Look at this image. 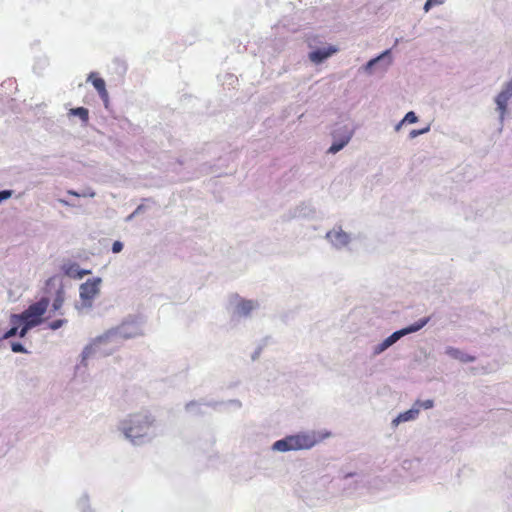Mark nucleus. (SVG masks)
<instances>
[{
	"label": "nucleus",
	"mask_w": 512,
	"mask_h": 512,
	"mask_svg": "<svg viewBox=\"0 0 512 512\" xmlns=\"http://www.w3.org/2000/svg\"><path fill=\"white\" fill-rule=\"evenodd\" d=\"M87 81H90L94 88L97 90L100 98L107 103L108 102V92L106 90L105 81L102 78L95 77V73L92 72L89 74Z\"/></svg>",
	"instance_id": "16"
},
{
	"label": "nucleus",
	"mask_w": 512,
	"mask_h": 512,
	"mask_svg": "<svg viewBox=\"0 0 512 512\" xmlns=\"http://www.w3.org/2000/svg\"><path fill=\"white\" fill-rule=\"evenodd\" d=\"M121 343L122 340L117 331L115 328H111L84 347L81 354V362L84 363L88 358L95 355L107 356L118 348Z\"/></svg>",
	"instance_id": "3"
},
{
	"label": "nucleus",
	"mask_w": 512,
	"mask_h": 512,
	"mask_svg": "<svg viewBox=\"0 0 512 512\" xmlns=\"http://www.w3.org/2000/svg\"><path fill=\"white\" fill-rule=\"evenodd\" d=\"M313 214L312 209L307 205L299 206L295 210V217H310Z\"/></svg>",
	"instance_id": "24"
},
{
	"label": "nucleus",
	"mask_w": 512,
	"mask_h": 512,
	"mask_svg": "<svg viewBox=\"0 0 512 512\" xmlns=\"http://www.w3.org/2000/svg\"><path fill=\"white\" fill-rule=\"evenodd\" d=\"M10 324H17L18 325V336L20 338H24L29 330L34 328L35 326L30 324L27 321H15L14 320V314H11L10 316Z\"/></svg>",
	"instance_id": "20"
},
{
	"label": "nucleus",
	"mask_w": 512,
	"mask_h": 512,
	"mask_svg": "<svg viewBox=\"0 0 512 512\" xmlns=\"http://www.w3.org/2000/svg\"><path fill=\"white\" fill-rule=\"evenodd\" d=\"M419 417V414L417 412V409L412 405V407L402 413H399L392 421H391V428L395 429L400 424L415 421Z\"/></svg>",
	"instance_id": "13"
},
{
	"label": "nucleus",
	"mask_w": 512,
	"mask_h": 512,
	"mask_svg": "<svg viewBox=\"0 0 512 512\" xmlns=\"http://www.w3.org/2000/svg\"><path fill=\"white\" fill-rule=\"evenodd\" d=\"M511 98L512 90L504 84L502 85L501 91L494 98V102L496 104L495 110L498 113V120L500 124V132L503 129L504 121L508 113V103Z\"/></svg>",
	"instance_id": "8"
},
{
	"label": "nucleus",
	"mask_w": 512,
	"mask_h": 512,
	"mask_svg": "<svg viewBox=\"0 0 512 512\" xmlns=\"http://www.w3.org/2000/svg\"><path fill=\"white\" fill-rule=\"evenodd\" d=\"M121 340L135 338L143 334L141 322L137 319H127L121 325L115 327Z\"/></svg>",
	"instance_id": "10"
},
{
	"label": "nucleus",
	"mask_w": 512,
	"mask_h": 512,
	"mask_svg": "<svg viewBox=\"0 0 512 512\" xmlns=\"http://www.w3.org/2000/svg\"><path fill=\"white\" fill-rule=\"evenodd\" d=\"M69 115L79 117L83 123H87L89 120L88 109H86L84 107H77V108L70 109Z\"/></svg>",
	"instance_id": "21"
},
{
	"label": "nucleus",
	"mask_w": 512,
	"mask_h": 512,
	"mask_svg": "<svg viewBox=\"0 0 512 512\" xmlns=\"http://www.w3.org/2000/svg\"><path fill=\"white\" fill-rule=\"evenodd\" d=\"M429 131H430V125H427V126H426L425 128H423V129H418V130L413 129V130H411V131H410V133H409V138H410V139H414V138H416V137H418V136H420V135H422V134H425V133H427V132H429Z\"/></svg>",
	"instance_id": "27"
},
{
	"label": "nucleus",
	"mask_w": 512,
	"mask_h": 512,
	"mask_svg": "<svg viewBox=\"0 0 512 512\" xmlns=\"http://www.w3.org/2000/svg\"><path fill=\"white\" fill-rule=\"evenodd\" d=\"M446 0H427L424 4V11L428 12L432 7L439 6L443 4Z\"/></svg>",
	"instance_id": "28"
},
{
	"label": "nucleus",
	"mask_w": 512,
	"mask_h": 512,
	"mask_svg": "<svg viewBox=\"0 0 512 512\" xmlns=\"http://www.w3.org/2000/svg\"><path fill=\"white\" fill-rule=\"evenodd\" d=\"M327 241L336 250L346 248L352 241V235L345 232L341 226H336L326 233Z\"/></svg>",
	"instance_id": "9"
},
{
	"label": "nucleus",
	"mask_w": 512,
	"mask_h": 512,
	"mask_svg": "<svg viewBox=\"0 0 512 512\" xmlns=\"http://www.w3.org/2000/svg\"><path fill=\"white\" fill-rule=\"evenodd\" d=\"M79 195H81V197H91V198H93L96 195V193L91 188H85L84 190H82L80 192Z\"/></svg>",
	"instance_id": "32"
},
{
	"label": "nucleus",
	"mask_w": 512,
	"mask_h": 512,
	"mask_svg": "<svg viewBox=\"0 0 512 512\" xmlns=\"http://www.w3.org/2000/svg\"><path fill=\"white\" fill-rule=\"evenodd\" d=\"M505 86H507L508 88H510L512 90V77L510 78V80H508L507 82L504 83Z\"/></svg>",
	"instance_id": "40"
},
{
	"label": "nucleus",
	"mask_w": 512,
	"mask_h": 512,
	"mask_svg": "<svg viewBox=\"0 0 512 512\" xmlns=\"http://www.w3.org/2000/svg\"><path fill=\"white\" fill-rule=\"evenodd\" d=\"M11 349L14 353H28L26 348L19 342H13L11 344Z\"/></svg>",
	"instance_id": "31"
},
{
	"label": "nucleus",
	"mask_w": 512,
	"mask_h": 512,
	"mask_svg": "<svg viewBox=\"0 0 512 512\" xmlns=\"http://www.w3.org/2000/svg\"><path fill=\"white\" fill-rule=\"evenodd\" d=\"M428 321H429L428 317L422 318V319L418 320L417 322H415L405 328H402L400 330L393 332L389 337H387L382 342H380L372 347V355L378 356V355L382 354L388 348H390L392 345H394L397 341H399L402 337H404L408 334H411V333H415V332L419 331L420 329H422L428 323Z\"/></svg>",
	"instance_id": "5"
},
{
	"label": "nucleus",
	"mask_w": 512,
	"mask_h": 512,
	"mask_svg": "<svg viewBox=\"0 0 512 512\" xmlns=\"http://www.w3.org/2000/svg\"><path fill=\"white\" fill-rule=\"evenodd\" d=\"M118 431L134 446L150 443L158 435V425L148 411L129 414L119 421Z\"/></svg>",
	"instance_id": "1"
},
{
	"label": "nucleus",
	"mask_w": 512,
	"mask_h": 512,
	"mask_svg": "<svg viewBox=\"0 0 512 512\" xmlns=\"http://www.w3.org/2000/svg\"><path fill=\"white\" fill-rule=\"evenodd\" d=\"M385 62L384 66H386L389 63V49L382 52L380 55H378L375 58H372L369 60L365 65H363L359 71H362L368 75H372L374 70H376V65L378 62Z\"/></svg>",
	"instance_id": "12"
},
{
	"label": "nucleus",
	"mask_w": 512,
	"mask_h": 512,
	"mask_svg": "<svg viewBox=\"0 0 512 512\" xmlns=\"http://www.w3.org/2000/svg\"><path fill=\"white\" fill-rule=\"evenodd\" d=\"M414 407L417 409L418 414H420L421 409H431L434 406V401L431 399H427L424 401L417 400L413 403Z\"/></svg>",
	"instance_id": "22"
},
{
	"label": "nucleus",
	"mask_w": 512,
	"mask_h": 512,
	"mask_svg": "<svg viewBox=\"0 0 512 512\" xmlns=\"http://www.w3.org/2000/svg\"><path fill=\"white\" fill-rule=\"evenodd\" d=\"M135 216H137V214H134V211H133L129 216H127L126 221L127 222L131 221Z\"/></svg>",
	"instance_id": "41"
},
{
	"label": "nucleus",
	"mask_w": 512,
	"mask_h": 512,
	"mask_svg": "<svg viewBox=\"0 0 512 512\" xmlns=\"http://www.w3.org/2000/svg\"><path fill=\"white\" fill-rule=\"evenodd\" d=\"M67 193L72 196L81 197L80 192L74 191V190H68Z\"/></svg>",
	"instance_id": "38"
},
{
	"label": "nucleus",
	"mask_w": 512,
	"mask_h": 512,
	"mask_svg": "<svg viewBox=\"0 0 512 512\" xmlns=\"http://www.w3.org/2000/svg\"><path fill=\"white\" fill-rule=\"evenodd\" d=\"M445 354L453 359H456V360L462 362V363L474 362L476 359L474 356L469 355V354L465 353L464 351H462L458 348L452 347V346H448L445 348Z\"/></svg>",
	"instance_id": "15"
},
{
	"label": "nucleus",
	"mask_w": 512,
	"mask_h": 512,
	"mask_svg": "<svg viewBox=\"0 0 512 512\" xmlns=\"http://www.w3.org/2000/svg\"><path fill=\"white\" fill-rule=\"evenodd\" d=\"M329 436V432L302 430L275 441L271 446V450L281 453L310 450Z\"/></svg>",
	"instance_id": "2"
},
{
	"label": "nucleus",
	"mask_w": 512,
	"mask_h": 512,
	"mask_svg": "<svg viewBox=\"0 0 512 512\" xmlns=\"http://www.w3.org/2000/svg\"><path fill=\"white\" fill-rule=\"evenodd\" d=\"M405 125V122L404 120L402 119L400 122H398L395 127H394V130L396 132H399L401 130V128Z\"/></svg>",
	"instance_id": "37"
},
{
	"label": "nucleus",
	"mask_w": 512,
	"mask_h": 512,
	"mask_svg": "<svg viewBox=\"0 0 512 512\" xmlns=\"http://www.w3.org/2000/svg\"><path fill=\"white\" fill-rule=\"evenodd\" d=\"M49 299L42 297L39 301L32 303L22 313L14 314L15 321H27L35 327L43 322V315L48 309Z\"/></svg>",
	"instance_id": "6"
},
{
	"label": "nucleus",
	"mask_w": 512,
	"mask_h": 512,
	"mask_svg": "<svg viewBox=\"0 0 512 512\" xmlns=\"http://www.w3.org/2000/svg\"><path fill=\"white\" fill-rule=\"evenodd\" d=\"M65 301L64 292L62 290H58L56 293V297L53 300L52 308L54 311H58L61 309Z\"/></svg>",
	"instance_id": "23"
},
{
	"label": "nucleus",
	"mask_w": 512,
	"mask_h": 512,
	"mask_svg": "<svg viewBox=\"0 0 512 512\" xmlns=\"http://www.w3.org/2000/svg\"><path fill=\"white\" fill-rule=\"evenodd\" d=\"M228 404L233 406L236 409H239L242 406L241 402L237 399L229 400Z\"/></svg>",
	"instance_id": "35"
},
{
	"label": "nucleus",
	"mask_w": 512,
	"mask_h": 512,
	"mask_svg": "<svg viewBox=\"0 0 512 512\" xmlns=\"http://www.w3.org/2000/svg\"><path fill=\"white\" fill-rule=\"evenodd\" d=\"M102 279L93 277L82 283L79 287L80 302L76 304V309L83 314L91 311L94 300L100 294Z\"/></svg>",
	"instance_id": "4"
},
{
	"label": "nucleus",
	"mask_w": 512,
	"mask_h": 512,
	"mask_svg": "<svg viewBox=\"0 0 512 512\" xmlns=\"http://www.w3.org/2000/svg\"><path fill=\"white\" fill-rule=\"evenodd\" d=\"M123 249V243L121 241H115L113 244H112V252L113 253H120Z\"/></svg>",
	"instance_id": "33"
},
{
	"label": "nucleus",
	"mask_w": 512,
	"mask_h": 512,
	"mask_svg": "<svg viewBox=\"0 0 512 512\" xmlns=\"http://www.w3.org/2000/svg\"><path fill=\"white\" fill-rule=\"evenodd\" d=\"M403 120L405 124H414L418 121V116L414 111H409L406 113V115L403 117Z\"/></svg>",
	"instance_id": "26"
},
{
	"label": "nucleus",
	"mask_w": 512,
	"mask_h": 512,
	"mask_svg": "<svg viewBox=\"0 0 512 512\" xmlns=\"http://www.w3.org/2000/svg\"><path fill=\"white\" fill-rule=\"evenodd\" d=\"M147 209V206L145 204H140L135 210H134V214H141L143 213L145 210Z\"/></svg>",
	"instance_id": "36"
},
{
	"label": "nucleus",
	"mask_w": 512,
	"mask_h": 512,
	"mask_svg": "<svg viewBox=\"0 0 512 512\" xmlns=\"http://www.w3.org/2000/svg\"><path fill=\"white\" fill-rule=\"evenodd\" d=\"M61 204L65 205V206H74V204L64 200V199H59L58 200Z\"/></svg>",
	"instance_id": "39"
},
{
	"label": "nucleus",
	"mask_w": 512,
	"mask_h": 512,
	"mask_svg": "<svg viewBox=\"0 0 512 512\" xmlns=\"http://www.w3.org/2000/svg\"><path fill=\"white\" fill-rule=\"evenodd\" d=\"M62 271L66 276L74 279H82L84 275L91 273L89 270L81 269L77 263L72 262L64 263Z\"/></svg>",
	"instance_id": "14"
},
{
	"label": "nucleus",
	"mask_w": 512,
	"mask_h": 512,
	"mask_svg": "<svg viewBox=\"0 0 512 512\" xmlns=\"http://www.w3.org/2000/svg\"><path fill=\"white\" fill-rule=\"evenodd\" d=\"M260 308L257 300L245 299L238 295H234L230 299V310L232 319H248L253 312Z\"/></svg>",
	"instance_id": "7"
},
{
	"label": "nucleus",
	"mask_w": 512,
	"mask_h": 512,
	"mask_svg": "<svg viewBox=\"0 0 512 512\" xmlns=\"http://www.w3.org/2000/svg\"><path fill=\"white\" fill-rule=\"evenodd\" d=\"M11 328L4 333L2 339H9L16 335H18V325L17 324H11Z\"/></svg>",
	"instance_id": "29"
},
{
	"label": "nucleus",
	"mask_w": 512,
	"mask_h": 512,
	"mask_svg": "<svg viewBox=\"0 0 512 512\" xmlns=\"http://www.w3.org/2000/svg\"><path fill=\"white\" fill-rule=\"evenodd\" d=\"M352 137V132L347 130L344 135L339 140H334L330 148L328 149L329 153L335 154L342 150L350 141Z\"/></svg>",
	"instance_id": "19"
},
{
	"label": "nucleus",
	"mask_w": 512,
	"mask_h": 512,
	"mask_svg": "<svg viewBox=\"0 0 512 512\" xmlns=\"http://www.w3.org/2000/svg\"><path fill=\"white\" fill-rule=\"evenodd\" d=\"M336 52L337 48H335L334 46L318 48L309 53V59L311 62L315 64H320L327 58L331 57Z\"/></svg>",
	"instance_id": "11"
},
{
	"label": "nucleus",
	"mask_w": 512,
	"mask_h": 512,
	"mask_svg": "<svg viewBox=\"0 0 512 512\" xmlns=\"http://www.w3.org/2000/svg\"><path fill=\"white\" fill-rule=\"evenodd\" d=\"M12 190H1L0 191V203L4 200L9 199L12 196Z\"/></svg>",
	"instance_id": "34"
},
{
	"label": "nucleus",
	"mask_w": 512,
	"mask_h": 512,
	"mask_svg": "<svg viewBox=\"0 0 512 512\" xmlns=\"http://www.w3.org/2000/svg\"><path fill=\"white\" fill-rule=\"evenodd\" d=\"M66 323H67L66 319H57V320L50 322L48 326L51 330H58Z\"/></svg>",
	"instance_id": "30"
},
{
	"label": "nucleus",
	"mask_w": 512,
	"mask_h": 512,
	"mask_svg": "<svg viewBox=\"0 0 512 512\" xmlns=\"http://www.w3.org/2000/svg\"><path fill=\"white\" fill-rule=\"evenodd\" d=\"M76 508L79 512H95L91 504V497L87 491H83L76 500Z\"/></svg>",
	"instance_id": "17"
},
{
	"label": "nucleus",
	"mask_w": 512,
	"mask_h": 512,
	"mask_svg": "<svg viewBox=\"0 0 512 512\" xmlns=\"http://www.w3.org/2000/svg\"><path fill=\"white\" fill-rule=\"evenodd\" d=\"M216 405L217 403L215 402L191 401L186 404L185 409L190 414L198 415L204 413L203 407Z\"/></svg>",
	"instance_id": "18"
},
{
	"label": "nucleus",
	"mask_w": 512,
	"mask_h": 512,
	"mask_svg": "<svg viewBox=\"0 0 512 512\" xmlns=\"http://www.w3.org/2000/svg\"><path fill=\"white\" fill-rule=\"evenodd\" d=\"M392 62H393V59H392V56H391V50L389 49V63L384 66V63L385 62H378L377 65H376V70L382 72V73H385L389 67L392 65Z\"/></svg>",
	"instance_id": "25"
}]
</instances>
